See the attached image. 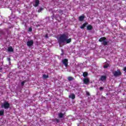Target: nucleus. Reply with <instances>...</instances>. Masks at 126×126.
Masks as SVG:
<instances>
[{
    "label": "nucleus",
    "mask_w": 126,
    "mask_h": 126,
    "mask_svg": "<svg viewBox=\"0 0 126 126\" xmlns=\"http://www.w3.org/2000/svg\"><path fill=\"white\" fill-rule=\"evenodd\" d=\"M45 37H46V38H48V34H46V35H45Z\"/></svg>",
    "instance_id": "a878e982"
},
{
    "label": "nucleus",
    "mask_w": 126,
    "mask_h": 126,
    "mask_svg": "<svg viewBox=\"0 0 126 126\" xmlns=\"http://www.w3.org/2000/svg\"><path fill=\"white\" fill-rule=\"evenodd\" d=\"M68 80H69V81L73 80V78H72V77H68Z\"/></svg>",
    "instance_id": "a211bd4d"
},
{
    "label": "nucleus",
    "mask_w": 126,
    "mask_h": 126,
    "mask_svg": "<svg viewBox=\"0 0 126 126\" xmlns=\"http://www.w3.org/2000/svg\"><path fill=\"white\" fill-rule=\"evenodd\" d=\"M64 114H63V113H59V114H58V116H59V118H63V115H64Z\"/></svg>",
    "instance_id": "dca6fc26"
},
{
    "label": "nucleus",
    "mask_w": 126,
    "mask_h": 126,
    "mask_svg": "<svg viewBox=\"0 0 126 126\" xmlns=\"http://www.w3.org/2000/svg\"><path fill=\"white\" fill-rule=\"evenodd\" d=\"M99 41V42H103V44L104 45V46H106V45L107 44V41H106V38L105 37L100 38Z\"/></svg>",
    "instance_id": "7ed1b4c3"
},
{
    "label": "nucleus",
    "mask_w": 126,
    "mask_h": 126,
    "mask_svg": "<svg viewBox=\"0 0 126 126\" xmlns=\"http://www.w3.org/2000/svg\"><path fill=\"white\" fill-rule=\"evenodd\" d=\"M29 31L30 32H31V31H32V28H29Z\"/></svg>",
    "instance_id": "412c9836"
},
{
    "label": "nucleus",
    "mask_w": 126,
    "mask_h": 126,
    "mask_svg": "<svg viewBox=\"0 0 126 126\" xmlns=\"http://www.w3.org/2000/svg\"><path fill=\"white\" fill-rule=\"evenodd\" d=\"M24 83H25L24 82H22V85H24Z\"/></svg>",
    "instance_id": "393cba45"
},
{
    "label": "nucleus",
    "mask_w": 126,
    "mask_h": 126,
    "mask_svg": "<svg viewBox=\"0 0 126 126\" xmlns=\"http://www.w3.org/2000/svg\"><path fill=\"white\" fill-rule=\"evenodd\" d=\"M83 19H84V16H81L79 17L80 21H83Z\"/></svg>",
    "instance_id": "4468645a"
},
{
    "label": "nucleus",
    "mask_w": 126,
    "mask_h": 126,
    "mask_svg": "<svg viewBox=\"0 0 126 126\" xmlns=\"http://www.w3.org/2000/svg\"><path fill=\"white\" fill-rule=\"evenodd\" d=\"M62 63L65 66H67V64H68V60L66 59H64L62 61Z\"/></svg>",
    "instance_id": "423d86ee"
},
{
    "label": "nucleus",
    "mask_w": 126,
    "mask_h": 126,
    "mask_svg": "<svg viewBox=\"0 0 126 126\" xmlns=\"http://www.w3.org/2000/svg\"><path fill=\"white\" fill-rule=\"evenodd\" d=\"M92 26L90 25H88L87 27V30H92Z\"/></svg>",
    "instance_id": "ddd939ff"
},
{
    "label": "nucleus",
    "mask_w": 126,
    "mask_h": 126,
    "mask_svg": "<svg viewBox=\"0 0 126 126\" xmlns=\"http://www.w3.org/2000/svg\"><path fill=\"white\" fill-rule=\"evenodd\" d=\"M43 78H48V77H49V76H48L47 75H46V74H44L43 75Z\"/></svg>",
    "instance_id": "6ab92c4d"
},
{
    "label": "nucleus",
    "mask_w": 126,
    "mask_h": 126,
    "mask_svg": "<svg viewBox=\"0 0 126 126\" xmlns=\"http://www.w3.org/2000/svg\"><path fill=\"white\" fill-rule=\"evenodd\" d=\"M43 10V8H40V10H38V12H41V11Z\"/></svg>",
    "instance_id": "5701e85b"
},
{
    "label": "nucleus",
    "mask_w": 126,
    "mask_h": 126,
    "mask_svg": "<svg viewBox=\"0 0 126 126\" xmlns=\"http://www.w3.org/2000/svg\"><path fill=\"white\" fill-rule=\"evenodd\" d=\"M109 66V64H105L104 65V68H107Z\"/></svg>",
    "instance_id": "aec40b11"
},
{
    "label": "nucleus",
    "mask_w": 126,
    "mask_h": 126,
    "mask_svg": "<svg viewBox=\"0 0 126 126\" xmlns=\"http://www.w3.org/2000/svg\"><path fill=\"white\" fill-rule=\"evenodd\" d=\"M39 0H35V4H34V6H38V4H39Z\"/></svg>",
    "instance_id": "9d476101"
},
{
    "label": "nucleus",
    "mask_w": 126,
    "mask_h": 126,
    "mask_svg": "<svg viewBox=\"0 0 126 126\" xmlns=\"http://www.w3.org/2000/svg\"><path fill=\"white\" fill-rule=\"evenodd\" d=\"M8 52H13V48L12 47L10 46L8 48Z\"/></svg>",
    "instance_id": "f8f14e48"
},
{
    "label": "nucleus",
    "mask_w": 126,
    "mask_h": 126,
    "mask_svg": "<svg viewBox=\"0 0 126 126\" xmlns=\"http://www.w3.org/2000/svg\"><path fill=\"white\" fill-rule=\"evenodd\" d=\"M33 44H34V41L32 40H29L27 42V45L28 47H31V46L33 45Z\"/></svg>",
    "instance_id": "39448f33"
},
{
    "label": "nucleus",
    "mask_w": 126,
    "mask_h": 126,
    "mask_svg": "<svg viewBox=\"0 0 126 126\" xmlns=\"http://www.w3.org/2000/svg\"><path fill=\"white\" fill-rule=\"evenodd\" d=\"M9 103L7 102H4L3 104H2L1 107L4 108V109H8L9 108Z\"/></svg>",
    "instance_id": "f03ea898"
},
{
    "label": "nucleus",
    "mask_w": 126,
    "mask_h": 126,
    "mask_svg": "<svg viewBox=\"0 0 126 126\" xmlns=\"http://www.w3.org/2000/svg\"><path fill=\"white\" fill-rule=\"evenodd\" d=\"M113 74H114V76H118L119 75H121L122 74V72L120 71V70H117V71L113 72Z\"/></svg>",
    "instance_id": "20e7f679"
},
{
    "label": "nucleus",
    "mask_w": 126,
    "mask_h": 126,
    "mask_svg": "<svg viewBox=\"0 0 126 126\" xmlns=\"http://www.w3.org/2000/svg\"><path fill=\"white\" fill-rule=\"evenodd\" d=\"M88 23H85L82 26L80 27L81 29H83L86 26V25H88Z\"/></svg>",
    "instance_id": "9b49d317"
},
{
    "label": "nucleus",
    "mask_w": 126,
    "mask_h": 126,
    "mask_svg": "<svg viewBox=\"0 0 126 126\" xmlns=\"http://www.w3.org/2000/svg\"><path fill=\"white\" fill-rule=\"evenodd\" d=\"M124 71H125V72H126V67H124Z\"/></svg>",
    "instance_id": "b1692460"
},
{
    "label": "nucleus",
    "mask_w": 126,
    "mask_h": 126,
    "mask_svg": "<svg viewBox=\"0 0 126 126\" xmlns=\"http://www.w3.org/2000/svg\"><path fill=\"white\" fill-rule=\"evenodd\" d=\"M104 89L103 88V87H100V88H99V90H100V91H102V90H103Z\"/></svg>",
    "instance_id": "4be33fe9"
},
{
    "label": "nucleus",
    "mask_w": 126,
    "mask_h": 126,
    "mask_svg": "<svg viewBox=\"0 0 126 126\" xmlns=\"http://www.w3.org/2000/svg\"><path fill=\"white\" fill-rule=\"evenodd\" d=\"M8 61H9V62L10 61V58H8L7 59Z\"/></svg>",
    "instance_id": "bb28decb"
},
{
    "label": "nucleus",
    "mask_w": 126,
    "mask_h": 126,
    "mask_svg": "<svg viewBox=\"0 0 126 126\" xmlns=\"http://www.w3.org/2000/svg\"><path fill=\"white\" fill-rule=\"evenodd\" d=\"M83 82L85 84H89V82H90V81L89 80V78H85L83 80Z\"/></svg>",
    "instance_id": "0eeeda50"
},
{
    "label": "nucleus",
    "mask_w": 126,
    "mask_h": 126,
    "mask_svg": "<svg viewBox=\"0 0 126 126\" xmlns=\"http://www.w3.org/2000/svg\"><path fill=\"white\" fill-rule=\"evenodd\" d=\"M58 42L60 47L63 46L64 44H69L71 42V39H68V36L66 34H62L58 38Z\"/></svg>",
    "instance_id": "f257e3e1"
},
{
    "label": "nucleus",
    "mask_w": 126,
    "mask_h": 126,
    "mask_svg": "<svg viewBox=\"0 0 126 126\" xmlns=\"http://www.w3.org/2000/svg\"><path fill=\"white\" fill-rule=\"evenodd\" d=\"M87 95H89V93H87Z\"/></svg>",
    "instance_id": "cd10ccee"
},
{
    "label": "nucleus",
    "mask_w": 126,
    "mask_h": 126,
    "mask_svg": "<svg viewBox=\"0 0 126 126\" xmlns=\"http://www.w3.org/2000/svg\"><path fill=\"white\" fill-rule=\"evenodd\" d=\"M106 78H107L106 76H101L100 80H101V81H104V80H106Z\"/></svg>",
    "instance_id": "1a4fd4ad"
},
{
    "label": "nucleus",
    "mask_w": 126,
    "mask_h": 126,
    "mask_svg": "<svg viewBox=\"0 0 126 126\" xmlns=\"http://www.w3.org/2000/svg\"><path fill=\"white\" fill-rule=\"evenodd\" d=\"M4 110H0V116H2V115H3V114H4Z\"/></svg>",
    "instance_id": "f3484780"
},
{
    "label": "nucleus",
    "mask_w": 126,
    "mask_h": 126,
    "mask_svg": "<svg viewBox=\"0 0 126 126\" xmlns=\"http://www.w3.org/2000/svg\"><path fill=\"white\" fill-rule=\"evenodd\" d=\"M69 98H71V99H75V95H74L73 94H72L69 95Z\"/></svg>",
    "instance_id": "6e6552de"
},
{
    "label": "nucleus",
    "mask_w": 126,
    "mask_h": 126,
    "mask_svg": "<svg viewBox=\"0 0 126 126\" xmlns=\"http://www.w3.org/2000/svg\"><path fill=\"white\" fill-rule=\"evenodd\" d=\"M87 75H88V73L86 72H85L83 73V76H84V77H86Z\"/></svg>",
    "instance_id": "2eb2a0df"
}]
</instances>
